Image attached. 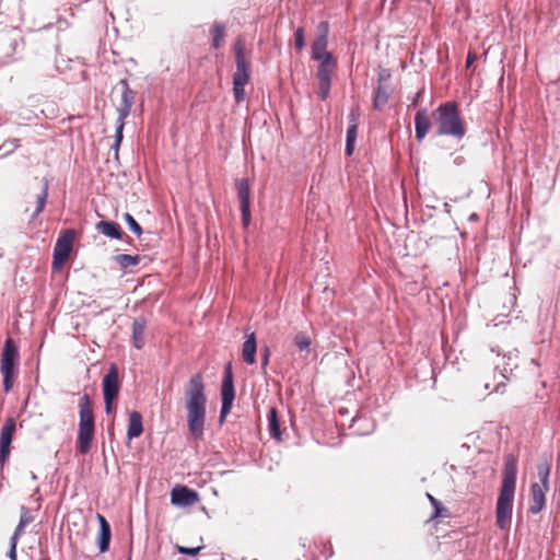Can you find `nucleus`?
Wrapping results in <instances>:
<instances>
[{"label":"nucleus","instance_id":"obj_23","mask_svg":"<svg viewBox=\"0 0 560 560\" xmlns=\"http://www.w3.org/2000/svg\"><path fill=\"white\" fill-rule=\"evenodd\" d=\"M392 89L387 84H377L373 96V108L382 109L389 100Z\"/></svg>","mask_w":560,"mask_h":560},{"label":"nucleus","instance_id":"obj_34","mask_svg":"<svg viewBox=\"0 0 560 560\" xmlns=\"http://www.w3.org/2000/svg\"><path fill=\"white\" fill-rule=\"evenodd\" d=\"M203 548V546H198V547H184V546H177V551L182 555H186V556H197L200 550Z\"/></svg>","mask_w":560,"mask_h":560},{"label":"nucleus","instance_id":"obj_16","mask_svg":"<svg viewBox=\"0 0 560 560\" xmlns=\"http://www.w3.org/2000/svg\"><path fill=\"white\" fill-rule=\"evenodd\" d=\"M549 489L541 487L537 482L532 485V504L529 506V512L532 514H538L544 509L546 504V492Z\"/></svg>","mask_w":560,"mask_h":560},{"label":"nucleus","instance_id":"obj_40","mask_svg":"<svg viewBox=\"0 0 560 560\" xmlns=\"http://www.w3.org/2000/svg\"><path fill=\"white\" fill-rule=\"evenodd\" d=\"M358 135V127L348 126L346 141L355 142Z\"/></svg>","mask_w":560,"mask_h":560},{"label":"nucleus","instance_id":"obj_18","mask_svg":"<svg viewBox=\"0 0 560 560\" xmlns=\"http://www.w3.org/2000/svg\"><path fill=\"white\" fill-rule=\"evenodd\" d=\"M256 336L255 332L246 335V339L242 346V358L244 362L252 365L256 362Z\"/></svg>","mask_w":560,"mask_h":560},{"label":"nucleus","instance_id":"obj_33","mask_svg":"<svg viewBox=\"0 0 560 560\" xmlns=\"http://www.w3.org/2000/svg\"><path fill=\"white\" fill-rule=\"evenodd\" d=\"M427 498L435 510L434 516H442V511H446L442 503L430 493H427Z\"/></svg>","mask_w":560,"mask_h":560},{"label":"nucleus","instance_id":"obj_37","mask_svg":"<svg viewBox=\"0 0 560 560\" xmlns=\"http://www.w3.org/2000/svg\"><path fill=\"white\" fill-rule=\"evenodd\" d=\"M359 117H360L359 108H352L348 115L349 126L358 127Z\"/></svg>","mask_w":560,"mask_h":560},{"label":"nucleus","instance_id":"obj_20","mask_svg":"<svg viewBox=\"0 0 560 560\" xmlns=\"http://www.w3.org/2000/svg\"><path fill=\"white\" fill-rule=\"evenodd\" d=\"M328 37L317 35L312 44V58L316 61L326 60V56H332L327 51Z\"/></svg>","mask_w":560,"mask_h":560},{"label":"nucleus","instance_id":"obj_32","mask_svg":"<svg viewBox=\"0 0 560 560\" xmlns=\"http://www.w3.org/2000/svg\"><path fill=\"white\" fill-rule=\"evenodd\" d=\"M34 521V515L32 514L31 510L26 508L25 505H22L20 509V523L24 525H30Z\"/></svg>","mask_w":560,"mask_h":560},{"label":"nucleus","instance_id":"obj_14","mask_svg":"<svg viewBox=\"0 0 560 560\" xmlns=\"http://www.w3.org/2000/svg\"><path fill=\"white\" fill-rule=\"evenodd\" d=\"M198 501V493L185 486L176 487L171 492V502L177 506L192 505Z\"/></svg>","mask_w":560,"mask_h":560},{"label":"nucleus","instance_id":"obj_5","mask_svg":"<svg viewBox=\"0 0 560 560\" xmlns=\"http://www.w3.org/2000/svg\"><path fill=\"white\" fill-rule=\"evenodd\" d=\"M236 70L233 74V93L237 104L245 100V86L250 79V62L245 56V43L238 37L233 47Z\"/></svg>","mask_w":560,"mask_h":560},{"label":"nucleus","instance_id":"obj_8","mask_svg":"<svg viewBox=\"0 0 560 560\" xmlns=\"http://www.w3.org/2000/svg\"><path fill=\"white\" fill-rule=\"evenodd\" d=\"M102 387L105 412L108 415L112 412L113 401L117 398L120 388L118 369L115 364L110 365L107 373L104 375Z\"/></svg>","mask_w":560,"mask_h":560},{"label":"nucleus","instance_id":"obj_2","mask_svg":"<svg viewBox=\"0 0 560 560\" xmlns=\"http://www.w3.org/2000/svg\"><path fill=\"white\" fill-rule=\"evenodd\" d=\"M517 459L514 455L509 454L505 458L502 485L497 501V525L501 529H505L511 521L514 491L516 486Z\"/></svg>","mask_w":560,"mask_h":560},{"label":"nucleus","instance_id":"obj_26","mask_svg":"<svg viewBox=\"0 0 560 560\" xmlns=\"http://www.w3.org/2000/svg\"><path fill=\"white\" fill-rule=\"evenodd\" d=\"M212 47L218 49L221 47L225 34V25L220 22H214L212 30Z\"/></svg>","mask_w":560,"mask_h":560},{"label":"nucleus","instance_id":"obj_35","mask_svg":"<svg viewBox=\"0 0 560 560\" xmlns=\"http://www.w3.org/2000/svg\"><path fill=\"white\" fill-rule=\"evenodd\" d=\"M25 527H26V525H24V524L19 522V524L16 525L12 536L10 537V541H12L13 544L14 542H19L21 536L23 535V533L25 530Z\"/></svg>","mask_w":560,"mask_h":560},{"label":"nucleus","instance_id":"obj_44","mask_svg":"<svg viewBox=\"0 0 560 560\" xmlns=\"http://www.w3.org/2000/svg\"><path fill=\"white\" fill-rule=\"evenodd\" d=\"M477 60V54L469 51L466 58V67L469 68Z\"/></svg>","mask_w":560,"mask_h":560},{"label":"nucleus","instance_id":"obj_13","mask_svg":"<svg viewBox=\"0 0 560 560\" xmlns=\"http://www.w3.org/2000/svg\"><path fill=\"white\" fill-rule=\"evenodd\" d=\"M118 85L121 89V97L120 103L117 106V113L118 118H120V120H125L129 116L131 108L135 104L136 92L132 89H130L127 79H121Z\"/></svg>","mask_w":560,"mask_h":560},{"label":"nucleus","instance_id":"obj_43","mask_svg":"<svg viewBox=\"0 0 560 560\" xmlns=\"http://www.w3.org/2000/svg\"><path fill=\"white\" fill-rule=\"evenodd\" d=\"M10 544V547H9V551H8V557L10 560H18V556H16V546H18V542H12V541H9Z\"/></svg>","mask_w":560,"mask_h":560},{"label":"nucleus","instance_id":"obj_31","mask_svg":"<svg viewBox=\"0 0 560 560\" xmlns=\"http://www.w3.org/2000/svg\"><path fill=\"white\" fill-rule=\"evenodd\" d=\"M294 47L301 51L305 47V34L303 27H298L294 32Z\"/></svg>","mask_w":560,"mask_h":560},{"label":"nucleus","instance_id":"obj_27","mask_svg":"<svg viewBox=\"0 0 560 560\" xmlns=\"http://www.w3.org/2000/svg\"><path fill=\"white\" fill-rule=\"evenodd\" d=\"M115 261L124 269L139 264V255L120 254L115 257Z\"/></svg>","mask_w":560,"mask_h":560},{"label":"nucleus","instance_id":"obj_1","mask_svg":"<svg viewBox=\"0 0 560 560\" xmlns=\"http://www.w3.org/2000/svg\"><path fill=\"white\" fill-rule=\"evenodd\" d=\"M205 383L201 373L192 375L185 387V407L187 410V427L190 435L200 440L203 436L206 423Z\"/></svg>","mask_w":560,"mask_h":560},{"label":"nucleus","instance_id":"obj_45","mask_svg":"<svg viewBox=\"0 0 560 560\" xmlns=\"http://www.w3.org/2000/svg\"><path fill=\"white\" fill-rule=\"evenodd\" d=\"M354 144L355 142H350V141H346V155L347 156H351L353 154V151H354Z\"/></svg>","mask_w":560,"mask_h":560},{"label":"nucleus","instance_id":"obj_46","mask_svg":"<svg viewBox=\"0 0 560 560\" xmlns=\"http://www.w3.org/2000/svg\"><path fill=\"white\" fill-rule=\"evenodd\" d=\"M423 91H424V90H423V89H421V90H419V91L415 94V96H413V97H412V100H411V105H412V106H417V105L419 104L420 98H421V96H422V94H423Z\"/></svg>","mask_w":560,"mask_h":560},{"label":"nucleus","instance_id":"obj_15","mask_svg":"<svg viewBox=\"0 0 560 560\" xmlns=\"http://www.w3.org/2000/svg\"><path fill=\"white\" fill-rule=\"evenodd\" d=\"M432 122L428 115L427 108H420L415 115V131L418 142H422L429 133Z\"/></svg>","mask_w":560,"mask_h":560},{"label":"nucleus","instance_id":"obj_12","mask_svg":"<svg viewBox=\"0 0 560 560\" xmlns=\"http://www.w3.org/2000/svg\"><path fill=\"white\" fill-rule=\"evenodd\" d=\"M15 420L12 417L5 419L0 432V464L3 465L10 456L11 443L15 431Z\"/></svg>","mask_w":560,"mask_h":560},{"label":"nucleus","instance_id":"obj_38","mask_svg":"<svg viewBox=\"0 0 560 560\" xmlns=\"http://www.w3.org/2000/svg\"><path fill=\"white\" fill-rule=\"evenodd\" d=\"M269 358H270V349L268 347H265L261 352V368H262L264 373H266V368L269 363Z\"/></svg>","mask_w":560,"mask_h":560},{"label":"nucleus","instance_id":"obj_41","mask_svg":"<svg viewBox=\"0 0 560 560\" xmlns=\"http://www.w3.org/2000/svg\"><path fill=\"white\" fill-rule=\"evenodd\" d=\"M3 147H5L4 154L12 153L19 147V140L18 139L9 140L3 143Z\"/></svg>","mask_w":560,"mask_h":560},{"label":"nucleus","instance_id":"obj_22","mask_svg":"<svg viewBox=\"0 0 560 560\" xmlns=\"http://www.w3.org/2000/svg\"><path fill=\"white\" fill-rule=\"evenodd\" d=\"M96 230L106 235L107 237L120 240L122 238L124 232L120 225L113 221H100L96 223Z\"/></svg>","mask_w":560,"mask_h":560},{"label":"nucleus","instance_id":"obj_36","mask_svg":"<svg viewBox=\"0 0 560 560\" xmlns=\"http://www.w3.org/2000/svg\"><path fill=\"white\" fill-rule=\"evenodd\" d=\"M124 126H125V120H120V118H117L116 131H115V142H117V143H121V141H122Z\"/></svg>","mask_w":560,"mask_h":560},{"label":"nucleus","instance_id":"obj_10","mask_svg":"<svg viewBox=\"0 0 560 560\" xmlns=\"http://www.w3.org/2000/svg\"><path fill=\"white\" fill-rule=\"evenodd\" d=\"M317 69L318 96L325 101L330 92L331 75L336 68V60L332 56H326V60L319 61Z\"/></svg>","mask_w":560,"mask_h":560},{"label":"nucleus","instance_id":"obj_25","mask_svg":"<svg viewBox=\"0 0 560 560\" xmlns=\"http://www.w3.org/2000/svg\"><path fill=\"white\" fill-rule=\"evenodd\" d=\"M268 428H269V434L270 436L280 440L281 438V431H280V424L278 420V413L275 408H271L268 413Z\"/></svg>","mask_w":560,"mask_h":560},{"label":"nucleus","instance_id":"obj_29","mask_svg":"<svg viewBox=\"0 0 560 560\" xmlns=\"http://www.w3.org/2000/svg\"><path fill=\"white\" fill-rule=\"evenodd\" d=\"M294 345L300 351H310L312 345L311 337L307 334L300 331L294 336Z\"/></svg>","mask_w":560,"mask_h":560},{"label":"nucleus","instance_id":"obj_19","mask_svg":"<svg viewBox=\"0 0 560 560\" xmlns=\"http://www.w3.org/2000/svg\"><path fill=\"white\" fill-rule=\"evenodd\" d=\"M147 328V320L144 317H137L132 323V345L137 349H142L144 346V331Z\"/></svg>","mask_w":560,"mask_h":560},{"label":"nucleus","instance_id":"obj_3","mask_svg":"<svg viewBox=\"0 0 560 560\" xmlns=\"http://www.w3.org/2000/svg\"><path fill=\"white\" fill-rule=\"evenodd\" d=\"M436 136H448L462 140L466 128L456 102L440 104L432 113Z\"/></svg>","mask_w":560,"mask_h":560},{"label":"nucleus","instance_id":"obj_7","mask_svg":"<svg viewBox=\"0 0 560 560\" xmlns=\"http://www.w3.org/2000/svg\"><path fill=\"white\" fill-rule=\"evenodd\" d=\"M235 398V388H234V378H233V372H232V364L228 363L224 366V374L221 385V410L219 420L220 422H223L228 416V413L231 411L233 401Z\"/></svg>","mask_w":560,"mask_h":560},{"label":"nucleus","instance_id":"obj_21","mask_svg":"<svg viewBox=\"0 0 560 560\" xmlns=\"http://www.w3.org/2000/svg\"><path fill=\"white\" fill-rule=\"evenodd\" d=\"M143 432L142 415L139 411H131L127 430L128 440L139 438Z\"/></svg>","mask_w":560,"mask_h":560},{"label":"nucleus","instance_id":"obj_4","mask_svg":"<svg viewBox=\"0 0 560 560\" xmlns=\"http://www.w3.org/2000/svg\"><path fill=\"white\" fill-rule=\"evenodd\" d=\"M79 430L77 438L78 452L82 455L91 451L95 434V417L89 394H83L79 399Z\"/></svg>","mask_w":560,"mask_h":560},{"label":"nucleus","instance_id":"obj_39","mask_svg":"<svg viewBox=\"0 0 560 560\" xmlns=\"http://www.w3.org/2000/svg\"><path fill=\"white\" fill-rule=\"evenodd\" d=\"M390 79L389 70L383 69L380 71L377 77V84H387Z\"/></svg>","mask_w":560,"mask_h":560},{"label":"nucleus","instance_id":"obj_24","mask_svg":"<svg viewBox=\"0 0 560 560\" xmlns=\"http://www.w3.org/2000/svg\"><path fill=\"white\" fill-rule=\"evenodd\" d=\"M42 183H43L42 190L36 197V209L32 214V219H35L39 213L43 212V210L46 206V202H47L49 182L46 177H44L42 179Z\"/></svg>","mask_w":560,"mask_h":560},{"label":"nucleus","instance_id":"obj_17","mask_svg":"<svg viewBox=\"0 0 560 560\" xmlns=\"http://www.w3.org/2000/svg\"><path fill=\"white\" fill-rule=\"evenodd\" d=\"M97 521L100 524V532L97 537L98 549L101 552H106L109 549L110 544V526L106 518L101 514H97Z\"/></svg>","mask_w":560,"mask_h":560},{"label":"nucleus","instance_id":"obj_9","mask_svg":"<svg viewBox=\"0 0 560 560\" xmlns=\"http://www.w3.org/2000/svg\"><path fill=\"white\" fill-rule=\"evenodd\" d=\"M75 232L72 229L66 230L55 244L52 253V268L59 269L69 258L72 250Z\"/></svg>","mask_w":560,"mask_h":560},{"label":"nucleus","instance_id":"obj_11","mask_svg":"<svg viewBox=\"0 0 560 560\" xmlns=\"http://www.w3.org/2000/svg\"><path fill=\"white\" fill-rule=\"evenodd\" d=\"M237 198L240 201V210L242 217V223L244 228H247L250 223V189L249 183L246 178L237 179L235 183Z\"/></svg>","mask_w":560,"mask_h":560},{"label":"nucleus","instance_id":"obj_42","mask_svg":"<svg viewBox=\"0 0 560 560\" xmlns=\"http://www.w3.org/2000/svg\"><path fill=\"white\" fill-rule=\"evenodd\" d=\"M318 35H325V37H328L329 34V24L326 21H322L318 26Z\"/></svg>","mask_w":560,"mask_h":560},{"label":"nucleus","instance_id":"obj_47","mask_svg":"<svg viewBox=\"0 0 560 560\" xmlns=\"http://www.w3.org/2000/svg\"><path fill=\"white\" fill-rule=\"evenodd\" d=\"M119 147H120V143H117L114 141V144H113V150L115 152V156L118 158V151H119Z\"/></svg>","mask_w":560,"mask_h":560},{"label":"nucleus","instance_id":"obj_49","mask_svg":"<svg viewBox=\"0 0 560 560\" xmlns=\"http://www.w3.org/2000/svg\"><path fill=\"white\" fill-rule=\"evenodd\" d=\"M128 560H131L130 558Z\"/></svg>","mask_w":560,"mask_h":560},{"label":"nucleus","instance_id":"obj_48","mask_svg":"<svg viewBox=\"0 0 560 560\" xmlns=\"http://www.w3.org/2000/svg\"><path fill=\"white\" fill-rule=\"evenodd\" d=\"M42 560H50L48 557L43 558Z\"/></svg>","mask_w":560,"mask_h":560},{"label":"nucleus","instance_id":"obj_28","mask_svg":"<svg viewBox=\"0 0 560 560\" xmlns=\"http://www.w3.org/2000/svg\"><path fill=\"white\" fill-rule=\"evenodd\" d=\"M537 475L540 481V486L544 488L549 489V475H550V467L548 463L544 462L538 464L537 466Z\"/></svg>","mask_w":560,"mask_h":560},{"label":"nucleus","instance_id":"obj_6","mask_svg":"<svg viewBox=\"0 0 560 560\" xmlns=\"http://www.w3.org/2000/svg\"><path fill=\"white\" fill-rule=\"evenodd\" d=\"M20 359L19 349L12 338H7L1 354V373L3 375V390L9 393L13 387L16 375V364Z\"/></svg>","mask_w":560,"mask_h":560},{"label":"nucleus","instance_id":"obj_30","mask_svg":"<svg viewBox=\"0 0 560 560\" xmlns=\"http://www.w3.org/2000/svg\"><path fill=\"white\" fill-rule=\"evenodd\" d=\"M124 219L128 225V228L137 235V236H140L142 234V228L140 226V224L135 220V218L126 212L124 214Z\"/></svg>","mask_w":560,"mask_h":560}]
</instances>
